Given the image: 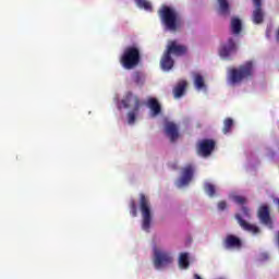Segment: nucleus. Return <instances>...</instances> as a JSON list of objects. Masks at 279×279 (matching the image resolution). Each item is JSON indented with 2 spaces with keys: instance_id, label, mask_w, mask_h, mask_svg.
Instances as JSON below:
<instances>
[{
  "instance_id": "31",
  "label": "nucleus",
  "mask_w": 279,
  "mask_h": 279,
  "mask_svg": "<svg viewBox=\"0 0 279 279\" xmlns=\"http://www.w3.org/2000/svg\"><path fill=\"white\" fill-rule=\"evenodd\" d=\"M276 40H277V43H279V28L276 32Z\"/></svg>"
},
{
  "instance_id": "32",
  "label": "nucleus",
  "mask_w": 279,
  "mask_h": 279,
  "mask_svg": "<svg viewBox=\"0 0 279 279\" xmlns=\"http://www.w3.org/2000/svg\"><path fill=\"white\" fill-rule=\"evenodd\" d=\"M171 169H178V163L171 165Z\"/></svg>"
},
{
  "instance_id": "10",
  "label": "nucleus",
  "mask_w": 279,
  "mask_h": 279,
  "mask_svg": "<svg viewBox=\"0 0 279 279\" xmlns=\"http://www.w3.org/2000/svg\"><path fill=\"white\" fill-rule=\"evenodd\" d=\"M232 53H236V41L230 37L226 44H222L219 49L220 58H230Z\"/></svg>"
},
{
  "instance_id": "2",
  "label": "nucleus",
  "mask_w": 279,
  "mask_h": 279,
  "mask_svg": "<svg viewBox=\"0 0 279 279\" xmlns=\"http://www.w3.org/2000/svg\"><path fill=\"white\" fill-rule=\"evenodd\" d=\"M120 64L126 71H132L141 64V47L133 45L124 48L122 54L120 56Z\"/></svg>"
},
{
  "instance_id": "12",
  "label": "nucleus",
  "mask_w": 279,
  "mask_h": 279,
  "mask_svg": "<svg viewBox=\"0 0 279 279\" xmlns=\"http://www.w3.org/2000/svg\"><path fill=\"white\" fill-rule=\"evenodd\" d=\"M223 245L226 250H241V247H243V242L239 236L229 234L223 240Z\"/></svg>"
},
{
  "instance_id": "6",
  "label": "nucleus",
  "mask_w": 279,
  "mask_h": 279,
  "mask_svg": "<svg viewBox=\"0 0 279 279\" xmlns=\"http://www.w3.org/2000/svg\"><path fill=\"white\" fill-rule=\"evenodd\" d=\"M134 104L133 111H130L128 113V122L130 125L134 124L136 122V114L138 113V110L141 109V99L137 98V96H134L132 92H129L125 96V98L122 100V105L124 108H130Z\"/></svg>"
},
{
  "instance_id": "9",
  "label": "nucleus",
  "mask_w": 279,
  "mask_h": 279,
  "mask_svg": "<svg viewBox=\"0 0 279 279\" xmlns=\"http://www.w3.org/2000/svg\"><path fill=\"white\" fill-rule=\"evenodd\" d=\"M254 5L253 10V23L255 25H260L265 21V11H263V0H252Z\"/></svg>"
},
{
  "instance_id": "15",
  "label": "nucleus",
  "mask_w": 279,
  "mask_h": 279,
  "mask_svg": "<svg viewBox=\"0 0 279 279\" xmlns=\"http://www.w3.org/2000/svg\"><path fill=\"white\" fill-rule=\"evenodd\" d=\"M258 217H259V221H262L264 226H270V227L272 226L271 216L269 214L268 206L263 205L262 207H259Z\"/></svg>"
},
{
  "instance_id": "11",
  "label": "nucleus",
  "mask_w": 279,
  "mask_h": 279,
  "mask_svg": "<svg viewBox=\"0 0 279 279\" xmlns=\"http://www.w3.org/2000/svg\"><path fill=\"white\" fill-rule=\"evenodd\" d=\"M165 134L170 138V143H175V141L180 138V128H178L175 122H166Z\"/></svg>"
},
{
  "instance_id": "24",
  "label": "nucleus",
  "mask_w": 279,
  "mask_h": 279,
  "mask_svg": "<svg viewBox=\"0 0 279 279\" xmlns=\"http://www.w3.org/2000/svg\"><path fill=\"white\" fill-rule=\"evenodd\" d=\"M135 3L141 9H144L147 12H151V2H149L147 0H135Z\"/></svg>"
},
{
  "instance_id": "29",
  "label": "nucleus",
  "mask_w": 279,
  "mask_h": 279,
  "mask_svg": "<svg viewBox=\"0 0 279 279\" xmlns=\"http://www.w3.org/2000/svg\"><path fill=\"white\" fill-rule=\"evenodd\" d=\"M242 214H243V217H245L246 219H250L251 215H250V208H247V206L245 205H242Z\"/></svg>"
},
{
  "instance_id": "4",
  "label": "nucleus",
  "mask_w": 279,
  "mask_h": 279,
  "mask_svg": "<svg viewBox=\"0 0 279 279\" xmlns=\"http://www.w3.org/2000/svg\"><path fill=\"white\" fill-rule=\"evenodd\" d=\"M140 210L143 218L142 228L145 232H149V228H151V204L145 194H140Z\"/></svg>"
},
{
  "instance_id": "1",
  "label": "nucleus",
  "mask_w": 279,
  "mask_h": 279,
  "mask_svg": "<svg viewBox=\"0 0 279 279\" xmlns=\"http://www.w3.org/2000/svg\"><path fill=\"white\" fill-rule=\"evenodd\" d=\"M252 77H254V61H246L239 68L229 70V82L233 86L245 82V80H252Z\"/></svg>"
},
{
  "instance_id": "3",
  "label": "nucleus",
  "mask_w": 279,
  "mask_h": 279,
  "mask_svg": "<svg viewBox=\"0 0 279 279\" xmlns=\"http://www.w3.org/2000/svg\"><path fill=\"white\" fill-rule=\"evenodd\" d=\"M159 16L167 29H169L170 32H175V29H178V13L175 12V10L163 5L159 10Z\"/></svg>"
},
{
  "instance_id": "25",
  "label": "nucleus",
  "mask_w": 279,
  "mask_h": 279,
  "mask_svg": "<svg viewBox=\"0 0 279 279\" xmlns=\"http://www.w3.org/2000/svg\"><path fill=\"white\" fill-rule=\"evenodd\" d=\"M132 80L135 84H137V86H141V85H143L145 76L143 75V73L136 71L133 73Z\"/></svg>"
},
{
  "instance_id": "21",
  "label": "nucleus",
  "mask_w": 279,
  "mask_h": 279,
  "mask_svg": "<svg viewBox=\"0 0 279 279\" xmlns=\"http://www.w3.org/2000/svg\"><path fill=\"white\" fill-rule=\"evenodd\" d=\"M191 263L189 262V253H181L179 257V267L181 269H189Z\"/></svg>"
},
{
  "instance_id": "26",
  "label": "nucleus",
  "mask_w": 279,
  "mask_h": 279,
  "mask_svg": "<svg viewBox=\"0 0 279 279\" xmlns=\"http://www.w3.org/2000/svg\"><path fill=\"white\" fill-rule=\"evenodd\" d=\"M204 189L207 195H209L210 197H215L216 187L213 183H205Z\"/></svg>"
},
{
  "instance_id": "23",
  "label": "nucleus",
  "mask_w": 279,
  "mask_h": 279,
  "mask_svg": "<svg viewBox=\"0 0 279 279\" xmlns=\"http://www.w3.org/2000/svg\"><path fill=\"white\" fill-rule=\"evenodd\" d=\"M233 125H234V120H232V118L225 119L222 133L223 134H230V132H232Z\"/></svg>"
},
{
  "instance_id": "5",
  "label": "nucleus",
  "mask_w": 279,
  "mask_h": 279,
  "mask_svg": "<svg viewBox=\"0 0 279 279\" xmlns=\"http://www.w3.org/2000/svg\"><path fill=\"white\" fill-rule=\"evenodd\" d=\"M154 253V267L155 269H162L165 267H169L173 263V256H171V253L167 251H162L158 246L153 247Z\"/></svg>"
},
{
  "instance_id": "30",
  "label": "nucleus",
  "mask_w": 279,
  "mask_h": 279,
  "mask_svg": "<svg viewBox=\"0 0 279 279\" xmlns=\"http://www.w3.org/2000/svg\"><path fill=\"white\" fill-rule=\"evenodd\" d=\"M226 208H228V203H226V201H220L218 203V209L226 210Z\"/></svg>"
},
{
  "instance_id": "13",
  "label": "nucleus",
  "mask_w": 279,
  "mask_h": 279,
  "mask_svg": "<svg viewBox=\"0 0 279 279\" xmlns=\"http://www.w3.org/2000/svg\"><path fill=\"white\" fill-rule=\"evenodd\" d=\"M194 169L193 166L187 165L182 169V175L179 180V186H186L193 180Z\"/></svg>"
},
{
  "instance_id": "17",
  "label": "nucleus",
  "mask_w": 279,
  "mask_h": 279,
  "mask_svg": "<svg viewBox=\"0 0 279 279\" xmlns=\"http://www.w3.org/2000/svg\"><path fill=\"white\" fill-rule=\"evenodd\" d=\"M147 106L150 109L153 117H158V114L162 112V107L160 106V102L156 98H149Z\"/></svg>"
},
{
  "instance_id": "8",
  "label": "nucleus",
  "mask_w": 279,
  "mask_h": 279,
  "mask_svg": "<svg viewBox=\"0 0 279 279\" xmlns=\"http://www.w3.org/2000/svg\"><path fill=\"white\" fill-rule=\"evenodd\" d=\"M186 51H189L186 46L178 44V40H170L166 47V52L177 58L186 56Z\"/></svg>"
},
{
  "instance_id": "20",
  "label": "nucleus",
  "mask_w": 279,
  "mask_h": 279,
  "mask_svg": "<svg viewBox=\"0 0 279 279\" xmlns=\"http://www.w3.org/2000/svg\"><path fill=\"white\" fill-rule=\"evenodd\" d=\"M218 3H219L218 13L221 16H230V3H228V0H218Z\"/></svg>"
},
{
  "instance_id": "19",
  "label": "nucleus",
  "mask_w": 279,
  "mask_h": 279,
  "mask_svg": "<svg viewBox=\"0 0 279 279\" xmlns=\"http://www.w3.org/2000/svg\"><path fill=\"white\" fill-rule=\"evenodd\" d=\"M230 27H231L232 34H234L235 36H238V34H241L243 29V23L241 22V19L232 17Z\"/></svg>"
},
{
  "instance_id": "33",
  "label": "nucleus",
  "mask_w": 279,
  "mask_h": 279,
  "mask_svg": "<svg viewBox=\"0 0 279 279\" xmlns=\"http://www.w3.org/2000/svg\"><path fill=\"white\" fill-rule=\"evenodd\" d=\"M277 243H278V245H279V231H278V233H277Z\"/></svg>"
},
{
  "instance_id": "27",
  "label": "nucleus",
  "mask_w": 279,
  "mask_h": 279,
  "mask_svg": "<svg viewBox=\"0 0 279 279\" xmlns=\"http://www.w3.org/2000/svg\"><path fill=\"white\" fill-rule=\"evenodd\" d=\"M129 206L131 208L130 214L132 217H137L138 210L136 209V201L131 199Z\"/></svg>"
},
{
  "instance_id": "14",
  "label": "nucleus",
  "mask_w": 279,
  "mask_h": 279,
  "mask_svg": "<svg viewBox=\"0 0 279 279\" xmlns=\"http://www.w3.org/2000/svg\"><path fill=\"white\" fill-rule=\"evenodd\" d=\"M235 219L239 226L242 228V230H245L246 232H252L253 234H258L260 232V229L258 227L243 220V217L241 216V214H235Z\"/></svg>"
},
{
  "instance_id": "16",
  "label": "nucleus",
  "mask_w": 279,
  "mask_h": 279,
  "mask_svg": "<svg viewBox=\"0 0 279 279\" xmlns=\"http://www.w3.org/2000/svg\"><path fill=\"white\" fill-rule=\"evenodd\" d=\"M175 64V61H173V58H171V54L168 52H163V56L160 60V66L163 71H171L173 69V65Z\"/></svg>"
},
{
  "instance_id": "18",
  "label": "nucleus",
  "mask_w": 279,
  "mask_h": 279,
  "mask_svg": "<svg viewBox=\"0 0 279 279\" xmlns=\"http://www.w3.org/2000/svg\"><path fill=\"white\" fill-rule=\"evenodd\" d=\"M186 86L189 83L186 81H180L177 86L173 88L174 99H180L186 93Z\"/></svg>"
},
{
  "instance_id": "28",
  "label": "nucleus",
  "mask_w": 279,
  "mask_h": 279,
  "mask_svg": "<svg viewBox=\"0 0 279 279\" xmlns=\"http://www.w3.org/2000/svg\"><path fill=\"white\" fill-rule=\"evenodd\" d=\"M233 202L240 204V206H245V204H247V198H245V196L235 195L233 196Z\"/></svg>"
},
{
  "instance_id": "7",
  "label": "nucleus",
  "mask_w": 279,
  "mask_h": 279,
  "mask_svg": "<svg viewBox=\"0 0 279 279\" xmlns=\"http://www.w3.org/2000/svg\"><path fill=\"white\" fill-rule=\"evenodd\" d=\"M217 143L215 140L205 138L198 142L197 145V154L198 156H203V158H208L215 151Z\"/></svg>"
},
{
  "instance_id": "22",
  "label": "nucleus",
  "mask_w": 279,
  "mask_h": 279,
  "mask_svg": "<svg viewBox=\"0 0 279 279\" xmlns=\"http://www.w3.org/2000/svg\"><path fill=\"white\" fill-rule=\"evenodd\" d=\"M194 86L197 90H202V88H206V83L204 82V76L202 74H194Z\"/></svg>"
}]
</instances>
